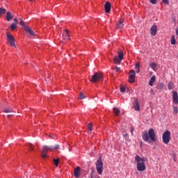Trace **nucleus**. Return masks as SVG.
<instances>
[{
  "instance_id": "obj_5",
  "label": "nucleus",
  "mask_w": 178,
  "mask_h": 178,
  "mask_svg": "<svg viewBox=\"0 0 178 178\" xmlns=\"http://www.w3.org/2000/svg\"><path fill=\"white\" fill-rule=\"evenodd\" d=\"M171 140V132L169 130H165L162 135V141L163 144L168 145Z\"/></svg>"
},
{
  "instance_id": "obj_10",
  "label": "nucleus",
  "mask_w": 178,
  "mask_h": 178,
  "mask_svg": "<svg viewBox=\"0 0 178 178\" xmlns=\"http://www.w3.org/2000/svg\"><path fill=\"white\" fill-rule=\"evenodd\" d=\"M136 72L134 70H130L128 81L129 83H135Z\"/></svg>"
},
{
  "instance_id": "obj_41",
  "label": "nucleus",
  "mask_w": 178,
  "mask_h": 178,
  "mask_svg": "<svg viewBox=\"0 0 178 178\" xmlns=\"http://www.w3.org/2000/svg\"><path fill=\"white\" fill-rule=\"evenodd\" d=\"M120 70V67H115V72H118Z\"/></svg>"
},
{
  "instance_id": "obj_46",
  "label": "nucleus",
  "mask_w": 178,
  "mask_h": 178,
  "mask_svg": "<svg viewBox=\"0 0 178 178\" xmlns=\"http://www.w3.org/2000/svg\"><path fill=\"white\" fill-rule=\"evenodd\" d=\"M29 1H30V2H32V1H33V0H29Z\"/></svg>"
},
{
  "instance_id": "obj_30",
  "label": "nucleus",
  "mask_w": 178,
  "mask_h": 178,
  "mask_svg": "<svg viewBox=\"0 0 178 178\" xmlns=\"http://www.w3.org/2000/svg\"><path fill=\"white\" fill-rule=\"evenodd\" d=\"M85 99H86V97H85L83 92H81V94H79V99L83 100Z\"/></svg>"
},
{
  "instance_id": "obj_4",
  "label": "nucleus",
  "mask_w": 178,
  "mask_h": 178,
  "mask_svg": "<svg viewBox=\"0 0 178 178\" xmlns=\"http://www.w3.org/2000/svg\"><path fill=\"white\" fill-rule=\"evenodd\" d=\"M96 170L97 174L102 175L104 171V163L102 161V155L99 156V159L96 161Z\"/></svg>"
},
{
  "instance_id": "obj_7",
  "label": "nucleus",
  "mask_w": 178,
  "mask_h": 178,
  "mask_svg": "<svg viewBox=\"0 0 178 178\" xmlns=\"http://www.w3.org/2000/svg\"><path fill=\"white\" fill-rule=\"evenodd\" d=\"M6 36H7V40H8V44H9L11 47L16 48L17 45L15 44V39L14 38V36L10 34V32H7L6 33Z\"/></svg>"
},
{
  "instance_id": "obj_20",
  "label": "nucleus",
  "mask_w": 178,
  "mask_h": 178,
  "mask_svg": "<svg viewBox=\"0 0 178 178\" xmlns=\"http://www.w3.org/2000/svg\"><path fill=\"white\" fill-rule=\"evenodd\" d=\"M113 60H114V63L118 65H120L122 61V60H120V58L118 56L114 57Z\"/></svg>"
},
{
  "instance_id": "obj_24",
  "label": "nucleus",
  "mask_w": 178,
  "mask_h": 178,
  "mask_svg": "<svg viewBox=\"0 0 178 178\" xmlns=\"http://www.w3.org/2000/svg\"><path fill=\"white\" fill-rule=\"evenodd\" d=\"M156 63H151L149 64V67L153 70V71H156Z\"/></svg>"
},
{
  "instance_id": "obj_33",
  "label": "nucleus",
  "mask_w": 178,
  "mask_h": 178,
  "mask_svg": "<svg viewBox=\"0 0 178 178\" xmlns=\"http://www.w3.org/2000/svg\"><path fill=\"white\" fill-rule=\"evenodd\" d=\"M29 147L30 148L31 151H33L34 150V147H33V144L29 143Z\"/></svg>"
},
{
  "instance_id": "obj_40",
  "label": "nucleus",
  "mask_w": 178,
  "mask_h": 178,
  "mask_svg": "<svg viewBox=\"0 0 178 178\" xmlns=\"http://www.w3.org/2000/svg\"><path fill=\"white\" fill-rule=\"evenodd\" d=\"M14 24H15L17 25V24H18V20H17V18H15V19H14Z\"/></svg>"
},
{
  "instance_id": "obj_23",
  "label": "nucleus",
  "mask_w": 178,
  "mask_h": 178,
  "mask_svg": "<svg viewBox=\"0 0 178 178\" xmlns=\"http://www.w3.org/2000/svg\"><path fill=\"white\" fill-rule=\"evenodd\" d=\"M170 44L172 45H175L176 44V40H175V35H172V37L170 38Z\"/></svg>"
},
{
  "instance_id": "obj_37",
  "label": "nucleus",
  "mask_w": 178,
  "mask_h": 178,
  "mask_svg": "<svg viewBox=\"0 0 178 178\" xmlns=\"http://www.w3.org/2000/svg\"><path fill=\"white\" fill-rule=\"evenodd\" d=\"M134 127H131L130 132L131 134V136H134Z\"/></svg>"
},
{
  "instance_id": "obj_2",
  "label": "nucleus",
  "mask_w": 178,
  "mask_h": 178,
  "mask_svg": "<svg viewBox=\"0 0 178 178\" xmlns=\"http://www.w3.org/2000/svg\"><path fill=\"white\" fill-rule=\"evenodd\" d=\"M145 159L141 158L139 155H136L135 162L136 163V169L138 172H143L146 170Z\"/></svg>"
},
{
  "instance_id": "obj_38",
  "label": "nucleus",
  "mask_w": 178,
  "mask_h": 178,
  "mask_svg": "<svg viewBox=\"0 0 178 178\" xmlns=\"http://www.w3.org/2000/svg\"><path fill=\"white\" fill-rule=\"evenodd\" d=\"M90 178H100V177L99 175H96L95 176V177H93V172H92V175L90 177Z\"/></svg>"
},
{
  "instance_id": "obj_15",
  "label": "nucleus",
  "mask_w": 178,
  "mask_h": 178,
  "mask_svg": "<svg viewBox=\"0 0 178 178\" xmlns=\"http://www.w3.org/2000/svg\"><path fill=\"white\" fill-rule=\"evenodd\" d=\"M80 170H81V168L79 166H76V168L74 170V176H75V177L76 178L79 177Z\"/></svg>"
},
{
  "instance_id": "obj_8",
  "label": "nucleus",
  "mask_w": 178,
  "mask_h": 178,
  "mask_svg": "<svg viewBox=\"0 0 178 178\" xmlns=\"http://www.w3.org/2000/svg\"><path fill=\"white\" fill-rule=\"evenodd\" d=\"M20 25L24 27L25 29L26 32L29 33L32 36H35V33L34 31L31 29V27H29L28 26L26 25V23L23 21L22 19H20Z\"/></svg>"
},
{
  "instance_id": "obj_47",
  "label": "nucleus",
  "mask_w": 178,
  "mask_h": 178,
  "mask_svg": "<svg viewBox=\"0 0 178 178\" xmlns=\"http://www.w3.org/2000/svg\"><path fill=\"white\" fill-rule=\"evenodd\" d=\"M174 161H176L175 157H174Z\"/></svg>"
},
{
  "instance_id": "obj_11",
  "label": "nucleus",
  "mask_w": 178,
  "mask_h": 178,
  "mask_svg": "<svg viewBox=\"0 0 178 178\" xmlns=\"http://www.w3.org/2000/svg\"><path fill=\"white\" fill-rule=\"evenodd\" d=\"M133 107L136 111H139L140 110V104L137 98L134 99V102L133 103Z\"/></svg>"
},
{
  "instance_id": "obj_27",
  "label": "nucleus",
  "mask_w": 178,
  "mask_h": 178,
  "mask_svg": "<svg viewBox=\"0 0 178 178\" xmlns=\"http://www.w3.org/2000/svg\"><path fill=\"white\" fill-rule=\"evenodd\" d=\"M173 83L172 81L168 82V89L171 90L172 89Z\"/></svg>"
},
{
  "instance_id": "obj_21",
  "label": "nucleus",
  "mask_w": 178,
  "mask_h": 178,
  "mask_svg": "<svg viewBox=\"0 0 178 178\" xmlns=\"http://www.w3.org/2000/svg\"><path fill=\"white\" fill-rule=\"evenodd\" d=\"M118 57L120 58V60H122L124 59V52H123V51L120 50L118 51Z\"/></svg>"
},
{
  "instance_id": "obj_19",
  "label": "nucleus",
  "mask_w": 178,
  "mask_h": 178,
  "mask_svg": "<svg viewBox=\"0 0 178 178\" xmlns=\"http://www.w3.org/2000/svg\"><path fill=\"white\" fill-rule=\"evenodd\" d=\"M113 113H114L115 116L120 115V114L121 113L120 109L119 108H117V107H114L113 108Z\"/></svg>"
},
{
  "instance_id": "obj_26",
  "label": "nucleus",
  "mask_w": 178,
  "mask_h": 178,
  "mask_svg": "<svg viewBox=\"0 0 178 178\" xmlns=\"http://www.w3.org/2000/svg\"><path fill=\"white\" fill-rule=\"evenodd\" d=\"M53 162L54 163V165H56V167H58L59 163V159H54Z\"/></svg>"
},
{
  "instance_id": "obj_43",
  "label": "nucleus",
  "mask_w": 178,
  "mask_h": 178,
  "mask_svg": "<svg viewBox=\"0 0 178 178\" xmlns=\"http://www.w3.org/2000/svg\"><path fill=\"white\" fill-rule=\"evenodd\" d=\"M136 70H136V73H139V72H140V68H137Z\"/></svg>"
},
{
  "instance_id": "obj_12",
  "label": "nucleus",
  "mask_w": 178,
  "mask_h": 178,
  "mask_svg": "<svg viewBox=\"0 0 178 178\" xmlns=\"http://www.w3.org/2000/svg\"><path fill=\"white\" fill-rule=\"evenodd\" d=\"M124 19H120L119 21L115 24L116 29H122L124 27Z\"/></svg>"
},
{
  "instance_id": "obj_34",
  "label": "nucleus",
  "mask_w": 178,
  "mask_h": 178,
  "mask_svg": "<svg viewBox=\"0 0 178 178\" xmlns=\"http://www.w3.org/2000/svg\"><path fill=\"white\" fill-rule=\"evenodd\" d=\"M140 63L139 62L136 63L135 65L136 69H140Z\"/></svg>"
},
{
  "instance_id": "obj_35",
  "label": "nucleus",
  "mask_w": 178,
  "mask_h": 178,
  "mask_svg": "<svg viewBox=\"0 0 178 178\" xmlns=\"http://www.w3.org/2000/svg\"><path fill=\"white\" fill-rule=\"evenodd\" d=\"M162 3H163L165 5H169V1L168 0H162Z\"/></svg>"
},
{
  "instance_id": "obj_25",
  "label": "nucleus",
  "mask_w": 178,
  "mask_h": 178,
  "mask_svg": "<svg viewBox=\"0 0 178 178\" xmlns=\"http://www.w3.org/2000/svg\"><path fill=\"white\" fill-rule=\"evenodd\" d=\"M6 13V9L0 7V17H1Z\"/></svg>"
},
{
  "instance_id": "obj_22",
  "label": "nucleus",
  "mask_w": 178,
  "mask_h": 178,
  "mask_svg": "<svg viewBox=\"0 0 178 178\" xmlns=\"http://www.w3.org/2000/svg\"><path fill=\"white\" fill-rule=\"evenodd\" d=\"M3 113H13V109L12 108H7L3 110Z\"/></svg>"
},
{
  "instance_id": "obj_28",
  "label": "nucleus",
  "mask_w": 178,
  "mask_h": 178,
  "mask_svg": "<svg viewBox=\"0 0 178 178\" xmlns=\"http://www.w3.org/2000/svg\"><path fill=\"white\" fill-rule=\"evenodd\" d=\"M163 88H164V85L162 83H159L157 86L158 90H162L163 89Z\"/></svg>"
},
{
  "instance_id": "obj_17",
  "label": "nucleus",
  "mask_w": 178,
  "mask_h": 178,
  "mask_svg": "<svg viewBox=\"0 0 178 178\" xmlns=\"http://www.w3.org/2000/svg\"><path fill=\"white\" fill-rule=\"evenodd\" d=\"M155 82H156V76H155V75H153V76L151 77L150 80L149 81L148 84H149V86L150 87H152V86H154V83Z\"/></svg>"
},
{
  "instance_id": "obj_31",
  "label": "nucleus",
  "mask_w": 178,
  "mask_h": 178,
  "mask_svg": "<svg viewBox=\"0 0 178 178\" xmlns=\"http://www.w3.org/2000/svg\"><path fill=\"white\" fill-rule=\"evenodd\" d=\"M120 92H124L126 91V88H125V86H121V87L120 88Z\"/></svg>"
},
{
  "instance_id": "obj_3",
  "label": "nucleus",
  "mask_w": 178,
  "mask_h": 178,
  "mask_svg": "<svg viewBox=\"0 0 178 178\" xmlns=\"http://www.w3.org/2000/svg\"><path fill=\"white\" fill-rule=\"evenodd\" d=\"M172 109L173 115H177L178 114V107L176 105H178V92L177 91H172Z\"/></svg>"
},
{
  "instance_id": "obj_36",
  "label": "nucleus",
  "mask_w": 178,
  "mask_h": 178,
  "mask_svg": "<svg viewBox=\"0 0 178 178\" xmlns=\"http://www.w3.org/2000/svg\"><path fill=\"white\" fill-rule=\"evenodd\" d=\"M88 129L89 131H92V123L89 124V127H88Z\"/></svg>"
},
{
  "instance_id": "obj_44",
  "label": "nucleus",
  "mask_w": 178,
  "mask_h": 178,
  "mask_svg": "<svg viewBox=\"0 0 178 178\" xmlns=\"http://www.w3.org/2000/svg\"><path fill=\"white\" fill-rule=\"evenodd\" d=\"M11 116H13V115H11V114H8V115H7V117H8V118H10Z\"/></svg>"
},
{
  "instance_id": "obj_18",
  "label": "nucleus",
  "mask_w": 178,
  "mask_h": 178,
  "mask_svg": "<svg viewBox=\"0 0 178 178\" xmlns=\"http://www.w3.org/2000/svg\"><path fill=\"white\" fill-rule=\"evenodd\" d=\"M13 17L14 16L10 13V12H7L6 19L8 22H10Z\"/></svg>"
},
{
  "instance_id": "obj_32",
  "label": "nucleus",
  "mask_w": 178,
  "mask_h": 178,
  "mask_svg": "<svg viewBox=\"0 0 178 178\" xmlns=\"http://www.w3.org/2000/svg\"><path fill=\"white\" fill-rule=\"evenodd\" d=\"M149 3L152 5H156L157 3V0H149Z\"/></svg>"
},
{
  "instance_id": "obj_13",
  "label": "nucleus",
  "mask_w": 178,
  "mask_h": 178,
  "mask_svg": "<svg viewBox=\"0 0 178 178\" xmlns=\"http://www.w3.org/2000/svg\"><path fill=\"white\" fill-rule=\"evenodd\" d=\"M157 26L156 25H153L151 29H150V34L152 36H156L157 33Z\"/></svg>"
},
{
  "instance_id": "obj_42",
  "label": "nucleus",
  "mask_w": 178,
  "mask_h": 178,
  "mask_svg": "<svg viewBox=\"0 0 178 178\" xmlns=\"http://www.w3.org/2000/svg\"><path fill=\"white\" fill-rule=\"evenodd\" d=\"M175 33H176V35L178 36V27L176 29Z\"/></svg>"
},
{
  "instance_id": "obj_29",
  "label": "nucleus",
  "mask_w": 178,
  "mask_h": 178,
  "mask_svg": "<svg viewBox=\"0 0 178 178\" xmlns=\"http://www.w3.org/2000/svg\"><path fill=\"white\" fill-rule=\"evenodd\" d=\"M17 24H15V23H13V24H11V26H10L11 30H12V31L15 30L16 28H17Z\"/></svg>"
},
{
  "instance_id": "obj_48",
  "label": "nucleus",
  "mask_w": 178,
  "mask_h": 178,
  "mask_svg": "<svg viewBox=\"0 0 178 178\" xmlns=\"http://www.w3.org/2000/svg\"><path fill=\"white\" fill-rule=\"evenodd\" d=\"M127 136V134H126L125 135H124V136Z\"/></svg>"
},
{
  "instance_id": "obj_1",
  "label": "nucleus",
  "mask_w": 178,
  "mask_h": 178,
  "mask_svg": "<svg viewBox=\"0 0 178 178\" xmlns=\"http://www.w3.org/2000/svg\"><path fill=\"white\" fill-rule=\"evenodd\" d=\"M156 135L154 129H149L148 132L145 131L142 133V139L145 142H149V139L153 141H156Z\"/></svg>"
},
{
  "instance_id": "obj_39",
  "label": "nucleus",
  "mask_w": 178,
  "mask_h": 178,
  "mask_svg": "<svg viewBox=\"0 0 178 178\" xmlns=\"http://www.w3.org/2000/svg\"><path fill=\"white\" fill-rule=\"evenodd\" d=\"M60 149L59 145H56V146H54V149Z\"/></svg>"
},
{
  "instance_id": "obj_14",
  "label": "nucleus",
  "mask_w": 178,
  "mask_h": 178,
  "mask_svg": "<svg viewBox=\"0 0 178 178\" xmlns=\"http://www.w3.org/2000/svg\"><path fill=\"white\" fill-rule=\"evenodd\" d=\"M111 3L108 1L106 2V4H104V10L106 11V13H109L111 12Z\"/></svg>"
},
{
  "instance_id": "obj_9",
  "label": "nucleus",
  "mask_w": 178,
  "mask_h": 178,
  "mask_svg": "<svg viewBox=\"0 0 178 178\" xmlns=\"http://www.w3.org/2000/svg\"><path fill=\"white\" fill-rule=\"evenodd\" d=\"M53 149H54V147H53L44 145V146L43 147V149H42V153H41L42 158V159H46V158L47 157V153L49 151H52Z\"/></svg>"
},
{
  "instance_id": "obj_16",
  "label": "nucleus",
  "mask_w": 178,
  "mask_h": 178,
  "mask_svg": "<svg viewBox=\"0 0 178 178\" xmlns=\"http://www.w3.org/2000/svg\"><path fill=\"white\" fill-rule=\"evenodd\" d=\"M63 39H64V40H70L68 30H65V31H64V32H63Z\"/></svg>"
},
{
  "instance_id": "obj_6",
  "label": "nucleus",
  "mask_w": 178,
  "mask_h": 178,
  "mask_svg": "<svg viewBox=\"0 0 178 178\" xmlns=\"http://www.w3.org/2000/svg\"><path fill=\"white\" fill-rule=\"evenodd\" d=\"M103 79L104 75L101 72H96L92 76V79H90V82L95 83L99 81L103 80Z\"/></svg>"
},
{
  "instance_id": "obj_45",
  "label": "nucleus",
  "mask_w": 178,
  "mask_h": 178,
  "mask_svg": "<svg viewBox=\"0 0 178 178\" xmlns=\"http://www.w3.org/2000/svg\"><path fill=\"white\" fill-rule=\"evenodd\" d=\"M150 92H154V90H151Z\"/></svg>"
}]
</instances>
